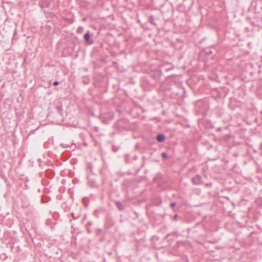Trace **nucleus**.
Listing matches in <instances>:
<instances>
[{
	"label": "nucleus",
	"instance_id": "1",
	"mask_svg": "<svg viewBox=\"0 0 262 262\" xmlns=\"http://www.w3.org/2000/svg\"><path fill=\"white\" fill-rule=\"evenodd\" d=\"M114 115L113 112H108L101 115L102 121L105 124L108 123L109 121L112 120Z\"/></svg>",
	"mask_w": 262,
	"mask_h": 262
},
{
	"label": "nucleus",
	"instance_id": "2",
	"mask_svg": "<svg viewBox=\"0 0 262 262\" xmlns=\"http://www.w3.org/2000/svg\"><path fill=\"white\" fill-rule=\"evenodd\" d=\"M84 38L86 42L89 44H92L93 43V40L90 39V35L89 34V32H88L84 34Z\"/></svg>",
	"mask_w": 262,
	"mask_h": 262
},
{
	"label": "nucleus",
	"instance_id": "3",
	"mask_svg": "<svg viewBox=\"0 0 262 262\" xmlns=\"http://www.w3.org/2000/svg\"><path fill=\"white\" fill-rule=\"evenodd\" d=\"M41 8H47L50 6V2L48 0H43L40 3Z\"/></svg>",
	"mask_w": 262,
	"mask_h": 262
},
{
	"label": "nucleus",
	"instance_id": "4",
	"mask_svg": "<svg viewBox=\"0 0 262 262\" xmlns=\"http://www.w3.org/2000/svg\"><path fill=\"white\" fill-rule=\"evenodd\" d=\"M201 177L199 176H196L195 177L192 179V181L195 185H199L201 182Z\"/></svg>",
	"mask_w": 262,
	"mask_h": 262
},
{
	"label": "nucleus",
	"instance_id": "5",
	"mask_svg": "<svg viewBox=\"0 0 262 262\" xmlns=\"http://www.w3.org/2000/svg\"><path fill=\"white\" fill-rule=\"evenodd\" d=\"M156 139L159 142H163L165 140V136L163 134H158L157 136Z\"/></svg>",
	"mask_w": 262,
	"mask_h": 262
},
{
	"label": "nucleus",
	"instance_id": "6",
	"mask_svg": "<svg viewBox=\"0 0 262 262\" xmlns=\"http://www.w3.org/2000/svg\"><path fill=\"white\" fill-rule=\"evenodd\" d=\"M115 204L116 205V206H117L118 208L120 210H123L124 209V207L122 205V204L121 203V202H120L119 201H116L115 202Z\"/></svg>",
	"mask_w": 262,
	"mask_h": 262
},
{
	"label": "nucleus",
	"instance_id": "7",
	"mask_svg": "<svg viewBox=\"0 0 262 262\" xmlns=\"http://www.w3.org/2000/svg\"><path fill=\"white\" fill-rule=\"evenodd\" d=\"M206 53L207 55L212 54V51H211V50L210 49H208L206 50Z\"/></svg>",
	"mask_w": 262,
	"mask_h": 262
},
{
	"label": "nucleus",
	"instance_id": "8",
	"mask_svg": "<svg viewBox=\"0 0 262 262\" xmlns=\"http://www.w3.org/2000/svg\"><path fill=\"white\" fill-rule=\"evenodd\" d=\"M161 156H162V158H166L167 157V155L166 153H165V152H162L161 154Z\"/></svg>",
	"mask_w": 262,
	"mask_h": 262
},
{
	"label": "nucleus",
	"instance_id": "9",
	"mask_svg": "<svg viewBox=\"0 0 262 262\" xmlns=\"http://www.w3.org/2000/svg\"><path fill=\"white\" fill-rule=\"evenodd\" d=\"M149 20H150V21L154 24V17L152 16H150V18H149Z\"/></svg>",
	"mask_w": 262,
	"mask_h": 262
},
{
	"label": "nucleus",
	"instance_id": "10",
	"mask_svg": "<svg viewBox=\"0 0 262 262\" xmlns=\"http://www.w3.org/2000/svg\"><path fill=\"white\" fill-rule=\"evenodd\" d=\"M58 84H59V82H58V81H54V83H53V84H54V85H57Z\"/></svg>",
	"mask_w": 262,
	"mask_h": 262
},
{
	"label": "nucleus",
	"instance_id": "11",
	"mask_svg": "<svg viewBox=\"0 0 262 262\" xmlns=\"http://www.w3.org/2000/svg\"><path fill=\"white\" fill-rule=\"evenodd\" d=\"M176 205V203L173 202V203H171L170 205H171V207L172 208H173L174 206H175Z\"/></svg>",
	"mask_w": 262,
	"mask_h": 262
},
{
	"label": "nucleus",
	"instance_id": "12",
	"mask_svg": "<svg viewBox=\"0 0 262 262\" xmlns=\"http://www.w3.org/2000/svg\"><path fill=\"white\" fill-rule=\"evenodd\" d=\"M177 214H176V215H174V219H175V218H177Z\"/></svg>",
	"mask_w": 262,
	"mask_h": 262
}]
</instances>
